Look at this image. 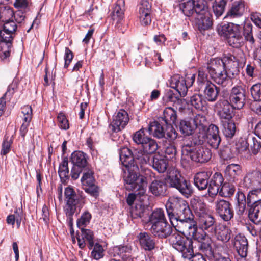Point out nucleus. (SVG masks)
Returning a JSON list of instances; mask_svg holds the SVG:
<instances>
[{
  "label": "nucleus",
  "mask_w": 261,
  "mask_h": 261,
  "mask_svg": "<svg viewBox=\"0 0 261 261\" xmlns=\"http://www.w3.org/2000/svg\"><path fill=\"white\" fill-rule=\"evenodd\" d=\"M166 209L169 220L174 226V221L179 222L184 228L195 221L188 202L181 198L173 197L167 202Z\"/></svg>",
  "instance_id": "f257e3e1"
},
{
  "label": "nucleus",
  "mask_w": 261,
  "mask_h": 261,
  "mask_svg": "<svg viewBox=\"0 0 261 261\" xmlns=\"http://www.w3.org/2000/svg\"><path fill=\"white\" fill-rule=\"evenodd\" d=\"M123 172V178L125 188L128 191L137 192L138 194L144 193V186L148 181L147 177L140 175L138 172L139 167L135 164L128 166L121 167Z\"/></svg>",
  "instance_id": "f03ea898"
},
{
  "label": "nucleus",
  "mask_w": 261,
  "mask_h": 261,
  "mask_svg": "<svg viewBox=\"0 0 261 261\" xmlns=\"http://www.w3.org/2000/svg\"><path fill=\"white\" fill-rule=\"evenodd\" d=\"M206 69L211 79L217 84L225 87L230 83L227 72L224 71L221 58L211 59L207 63Z\"/></svg>",
  "instance_id": "7ed1b4c3"
},
{
  "label": "nucleus",
  "mask_w": 261,
  "mask_h": 261,
  "mask_svg": "<svg viewBox=\"0 0 261 261\" xmlns=\"http://www.w3.org/2000/svg\"><path fill=\"white\" fill-rule=\"evenodd\" d=\"M164 179L167 185L176 188L185 197L188 198L192 194L193 190L190 181L184 179L177 170H170Z\"/></svg>",
  "instance_id": "20e7f679"
},
{
  "label": "nucleus",
  "mask_w": 261,
  "mask_h": 261,
  "mask_svg": "<svg viewBox=\"0 0 261 261\" xmlns=\"http://www.w3.org/2000/svg\"><path fill=\"white\" fill-rule=\"evenodd\" d=\"M169 242L174 248L181 253L183 258H190L193 254V242L185 238L177 232L170 236Z\"/></svg>",
  "instance_id": "39448f33"
},
{
  "label": "nucleus",
  "mask_w": 261,
  "mask_h": 261,
  "mask_svg": "<svg viewBox=\"0 0 261 261\" xmlns=\"http://www.w3.org/2000/svg\"><path fill=\"white\" fill-rule=\"evenodd\" d=\"M168 129L166 133L163 125L157 121H153L150 123L148 131L150 134L158 139L166 138L170 141L175 140L178 136L177 133L172 126H169Z\"/></svg>",
  "instance_id": "423d86ee"
},
{
  "label": "nucleus",
  "mask_w": 261,
  "mask_h": 261,
  "mask_svg": "<svg viewBox=\"0 0 261 261\" xmlns=\"http://www.w3.org/2000/svg\"><path fill=\"white\" fill-rule=\"evenodd\" d=\"M93 174V171L89 168L85 169L81 178V182L83 189L86 193L96 197L99 195V188L95 185Z\"/></svg>",
  "instance_id": "0eeeda50"
},
{
  "label": "nucleus",
  "mask_w": 261,
  "mask_h": 261,
  "mask_svg": "<svg viewBox=\"0 0 261 261\" xmlns=\"http://www.w3.org/2000/svg\"><path fill=\"white\" fill-rule=\"evenodd\" d=\"M228 101L235 109H241L246 102V90L241 86L236 85L231 90Z\"/></svg>",
  "instance_id": "6e6552de"
},
{
  "label": "nucleus",
  "mask_w": 261,
  "mask_h": 261,
  "mask_svg": "<svg viewBox=\"0 0 261 261\" xmlns=\"http://www.w3.org/2000/svg\"><path fill=\"white\" fill-rule=\"evenodd\" d=\"M215 209L216 214L225 221H229L233 217V208L228 201L224 199L217 200L215 202Z\"/></svg>",
  "instance_id": "1a4fd4ad"
},
{
  "label": "nucleus",
  "mask_w": 261,
  "mask_h": 261,
  "mask_svg": "<svg viewBox=\"0 0 261 261\" xmlns=\"http://www.w3.org/2000/svg\"><path fill=\"white\" fill-rule=\"evenodd\" d=\"M129 120L127 112L124 110H120L113 116V120L109 125V129L112 132H118L126 126Z\"/></svg>",
  "instance_id": "9d476101"
},
{
  "label": "nucleus",
  "mask_w": 261,
  "mask_h": 261,
  "mask_svg": "<svg viewBox=\"0 0 261 261\" xmlns=\"http://www.w3.org/2000/svg\"><path fill=\"white\" fill-rule=\"evenodd\" d=\"M66 205L65 208H81L84 204L83 198L76 194L74 189L69 186L65 188L64 191Z\"/></svg>",
  "instance_id": "9b49d317"
},
{
  "label": "nucleus",
  "mask_w": 261,
  "mask_h": 261,
  "mask_svg": "<svg viewBox=\"0 0 261 261\" xmlns=\"http://www.w3.org/2000/svg\"><path fill=\"white\" fill-rule=\"evenodd\" d=\"M212 157L211 150L201 145H197L194 150L189 155L191 160L194 162L204 163L208 162Z\"/></svg>",
  "instance_id": "f8f14e48"
},
{
  "label": "nucleus",
  "mask_w": 261,
  "mask_h": 261,
  "mask_svg": "<svg viewBox=\"0 0 261 261\" xmlns=\"http://www.w3.org/2000/svg\"><path fill=\"white\" fill-rule=\"evenodd\" d=\"M216 107L221 120L232 119L234 108L227 100L220 99L216 103Z\"/></svg>",
  "instance_id": "ddd939ff"
},
{
  "label": "nucleus",
  "mask_w": 261,
  "mask_h": 261,
  "mask_svg": "<svg viewBox=\"0 0 261 261\" xmlns=\"http://www.w3.org/2000/svg\"><path fill=\"white\" fill-rule=\"evenodd\" d=\"M183 233L189 237L197 240L200 243L206 240H210V238L206 234V232L203 231L201 232H198L196 222L188 224L183 229Z\"/></svg>",
  "instance_id": "4468645a"
},
{
  "label": "nucleus",
  "mask_w": 261,
  "mask_h": 261,
  "mask_svg": "<svg viewBox=\"0 0 261 261\" xmlns=\"http://www.w3.org/2000/svg\"><path fill=\"white\" fill-rule=\"evenodd\" d=\"M149 190L156 197L166 195L167 185L165 179L154 178L149 186Z\"/></svg>",
  "instance_id": "2eb2a0df"
},
{
  "label": "nucleus",
  "mask_w": 261,
  "mask_h": 261,
  "mask_svg": "<svg viewBox=\"0 0 261 261\" xmlns=\"http://www.w3.org/2000/svg\"><path fill=\"white\" fill-rule=\"evenodd\" d=\"M81 230V235L76 233V239L79 247L81 249L84 248L86 246V242H87L88 248L91 249L94 244L93 232L90 229L85 228H82Z\"/></svg>",
  "instance_id": "dca6fc26"
},
{
  "label": "nucleus",
  "mask_w": 261,
  "mask_h": 261,
  "mask_svg": "<svg viewBox=\"0 0 261 261\" xmlns=\"http://www.w3.org/2000/svg\"><path fill=\"white\" fill-rule=\"evenodd\" d=\"M150 231L153 236L160 239H165L169 237L173 232L172 227L168 221L155 226H151Z\"/></svg>",
  "instance_id": "f3484780"
},
{
  "label": "nucleus",
  "mask_w": 261,
  "mask_h": 261,
  "mask_svg": "<svg viewBox=\"0 0 261 261\" xmlns=\"http://www.w3.org/2000/svg\"><path fill=\"white\" fill-rule=\"evenodd\" d=\"M222 175L218 172L215 173L208 181V193L210 196L214 197L219 193L223 184Z\"/></svg>",
  "instance_id": "a211bd4d"
},
{
  "label": "nucleus",
  "mask_w": 261,
  "mask_h": 261,
  "mask_svg": "<svg viewBox=\"0 0 261 261\" xmlns=\"http://www.w3.org/2000/svg\"><path fill=\"white\" fill-rule=\"evenodd\" d=\"M216 239L222 243H227L230 240L232 235V230L227 226L221 224L216 225L215 229L211 234Z\"/></svg>",
  "instance_id": "6ab92c4d"
},
{
  "label": "nucleus",
  "mask_w": 261,
  "mask_h": 261,
  "mask_svg": "<svg viewBox=\"0 0 261 261\" xmlns=\"http://www.w3.org/2000/svg\"><path fill=\"white\" fill-rule=\"evenodd\" d=\"M233 245L239 256H247L248 241L244 236L238 234L233 240Z\"/></svg>",
  "instance_id": "aec40b11"
},
{
  "label": "nucleus",
  "mask_w": 261,
  "mask_h": 261,
  "mask_svg": "<svg viewBox=\"0 0 261 261\" xmlns=\"http://www.w3.org/2000/svg\"><path fill=\"white\" fill-rule=\"evenodd\" d=\"M151 158V155L143 150L134 149L132 162H134L135 164L138 167L140 166L141 168H143L146 165L150 166Z\"/></svg>",
  "instance_id": "412c9836"
},
{
  "label": "nucleus",
  "mask_w": 261,
  "mask_h": 261,
  "mask_svg": "<svg viewBox=\"0 0 261 261\" xmlns=\"http://www.w3.org/2000/svg\"><path fill=\"white\" fill-rule=\"evenodd\" d=\"M211 239L206 240L200 242L199 246V249L203 253H204L210 259L214 257L215 254L218 253L220 251L223 249V246L220 244L215 245V249L213 250L211 245Z\"/></svg>",
  "instance_id": "4be33fe9"
},
{
  "label": "nucleus",
  "mask_w": 261,
  "mask_h": 261,
  "mask_svg": "<svg viewBox=\"0 0 261 261\" xmlns=\"http://www.w3.org/2000/svg\"><path fill=\"white\" fill-rule=\"evenodd\" d=\"M138 238L141 247L145 251H152L155 246V241L149 233L142 232L139 233Z\"/></svg>",
  "instance_id": "5701e85b"
},
{
  "label": "nucleus",
  "mask_w": 261,
  "mask_h": 261,
  "mask_svg": "<svg viewBox=\"0 0 261 261\" xmlns=\"http://www.w3.org/2000/svg\"><path fill=\"white\" fill-rule=\"evenodd\" d=\"M124 3L123 0L118 1L113 8L112 12V18L114 20L117 21V27L122 33H124L125 32V30L122 29L121 28V21L124 16Z\"/></svg>",
  "instance_id": "b1692460"
},
{
  "label": "nucleus",
  "mask_w": 261,
  "mask_h": 261,
  "mask_svg": "<svg viewBox=\"0 0 261 261\" xmlns=\"http://www.w3.org/2000/svg\"><path fill=\"white\" fill-rule=\"evenodd\" d=\"M212 173L211 172L202 171L197 173L194 177L195 186L199 190H203L208 188V180Z\"/></svg>",
  "instance_id": "393cba45"
},
{
  "label": "nucleus",
  "mask_w": 261,
  "mask_h": 261,
  "mask_svg": "<svg viewBox=\"0 0 261 261\" xmlns=\"http://www.w3.org/2000/svg\"><path fill=\"white\" fill-rule=\"evenodd\" d=\"M199 227L204 231L207 233H212L215 229L216 225L215 218L211 215L208 214L198 219Z\"/></svg>",
  "instance_id": "a878e982"
},
{
  "label": "nucleus",
  "mask_w": 261,
  "mask_h": 261,
  "mask_svg": "<svg viewBox=\"0 0 261 261\" xmlns=\"http://www.w3.org/2000/svg\"><path fill=\"white\" fill-rule=\"evenodd\" d=\"M248 217L256 225H261V202L251 203L249 205Z\"/></svg>",
  "instance_id": "bb28decb"
},
{
  "label": "nucleus",
  "mask_w": 261,
  "mask_h": 261,
  "mask_svg": "<svg viewBox=\"0 0 261 261\" xmlns=\"http://www.w3.org/2000/svg\"><path fill=\"white\" fill-rule=\"evenodd\" d=\"M218 127L214 124L209 126V134L207 136V142L211 146L215 149L218 148L221 142Z\"/></svg>",
  "instance_id": "cd10ccee"
},
{
  "label": "nucleus",
  "mask_w": 261,
  "mask_h": 261,
  "mask_svg": "<svg viewBox=\"0 0 261 261\" xmlns=\"http://www.w3.org/2000/svg\"><path fill=\"white\" fill-rule=\"evenodd\" d=\"M168 160L164 156L155 155L151 158L150 166L159 173H164L167 169Z\"/></svg>",
  "instance_id": "c85d7f7f"
},
{
  "label": "nucleus",
  "mask_w": 261,
  "mask_h": 261,
  "mask_svg": "<svg viewBox=\"0 0 261 261\" xmlns=\"http://www.w3.org/2000/svg\"><path fill=\"white\" fill-rule=\"evenodd\" d=\"M170 84L171 87L176 89L180 96L185 97L187 95L188 88L187 86H186L185 80L182 77H180L179 76H176L172 77Z\"/></svg>",
  "instance_id": "c756f323"
},
{
  "label": "nucleus",
  "mask_w": 261,
  "mask_h": 261,
  "mask_svg": "<svg viewBox=\"0 0 261 261\" xmlns=\"http://www.w3.org/2000/svg\"><path fill=\"white\" fill-rule=\"evenodd\" d=\"M71 161L73 165L84 169L89 168L87 155L82 151H74L71 154Z\"/></svg>",
  "instance_id": "7c9ffc66"
},
{
  "label": "nucleus",
  "mask_w": 261,
  "mask_h": 261,
  "mask_svg": "<svg viewBox=\"0 0 261 261\" xmlns=\"http://www.w3.org/2000/svg\"><path fill=\"white\" fill-rule=\"evenodd\" d=\"M219 88L211 82H207L204 89V94L209 102L215 101L218 96Z\"/></svg>",
  "instance_id": "2f4dec72"
},
{
  "label": "nucleus",
  "mask_w": 261,
  "mask_h": 261,
  "mask_svg": "<svg viewBox=\"0 0 261 261\" xmlns=\"http://www.w3.org/2000/svg\"><path fill=\"white\" fill-rule=\"evenodd\" d=\"M178 127L180 132L184 136L192 135L195 130V126L192 122V118H185L180 120Z\"/></svg>",
  "instance_id": "473e14b6"
},
{
  "label": "nucleus",
  "mask_w": 261,
  "mask_h": 261,
  "mask_svg": "<svg viewBox=\"0 0 261 261\" xmlns=\"http://www.w3.org/2000/svg\"><path fill=\"white\" fill-rule=\"evenodd\" d=\"M241 173V167L239 164L228 165L225 170L226 178L230 182H235Z\"/></svg>",
  "instance_id": "72a5a7b5"
},
{
  "label": "nucleus",
  "mask_w": 261,
  "mask_h": 261,
  "mask_svg": "<svg viewBox=\"0 0 261 261\" xmlns=\"http://www.w3.org/2000/svg\"><path fill=\"white\" fill-rule=\"evenodd\" d=\"M12 0H0V15L2 21L10 20L14 15L12 8L6 4Z\"/></svg>",
  "instance_id": "f704fd0d"
},
{
  "label": "nucleus",
  "mask_w": 261,
  "mask_h": 261,
  "mask_svg": "<svg viewBox=\"0 0 261 261\" xmlns=\"http://www.w3.org/2000/svg\"><path fill=\"white\" fill-rule=\"evenodd\" d=\"M227 41L230 46L234 48H239L243 46L244 39L241 34V27L234 31L227 38Z\"/></svg>",
  "instance_id": "c9c22d12"
},
{
  "label": "nucleus",
  "mask_w": 261,
  "mask_h": 261,
  "mask_svg": "<svg viewBox=\"0 0 261 261\" xmlns=\"http://www.w3.org/2000/svg\"><path fill=\"white\" fill-rule=\"evenodd\" d=\"M134 150L127 147H123L120 150L119 158L122 164V167L128 166L132 164H135L133 161Z\"/></svg>",
  "instance_id": "e433bc0d"
},
{
  "label": "nucleus",
  "mask_w": 261,
  "mask_h": 261,
  "mask_svg": "<svg viewBox=\"0 0 261 261\" xmlns=\"http://www.w3.org/2000/svg\"><path fill=\"white\" fill-rule=\"evenodd\" d=\"M245 8L244 2L241 0L233 2L230 9L227 13V17L235 18L243 15Z\"/></svg>",
  "instance_id": "4c0bfd02"
},
{
  "label": "nucleus",
  "mask_w": 261,
  "mask_h": 261,
  "mask_svg": "<svg viewBox=\"0 0 261 261\" xmlns=\"http://www.w3.org/2000/svg\"><path fill=\"white\" fill-rule=\"evenodd\" d=\"M197 24L198 25L199 29L200 30H206L210 29L212 24V15L207 12L203 14L199 15L197 18Z\"/></svg>",
  "instance_id": "58836bf2"
},
{
  "label": "nucleus",
  "mask_w": 261,
  "mask_h": 261,
  "mask_svg": "<svg viewBox=\"0 0 261 261\" xmlns=\"http://www.w3.org/2000/svg\"><path fill=\"white\" fill-rule=\"evenodd\" d=\"M202 141L201 140H185L181 147V152L183 156L189 157L194 150L196 146L200 145Z\"/></svg>",
  "instance_id": "ea45409f"
},
{
  "label": "nucleus",
  "mask_w": 261,
  "mask_h": 261,
  "mask_svg": "<svg viewBox=\"0 0 261 261\" xmlns=\"http://www.w3.org/2000/svg\"><path fill=\"white\" fill-rule=\"evenodd\" d=\"M192 206L198 219L208 215L206 204L200 200L194 199L192 201Z\"/></svg>",
  "instance_id": "a19ab883"
},
{
  "label": "nucleus",
  "mask_w": 261,
  "mask_h": 261,
  "mask_svg": "<svg viewBox=\"0 0 261 261\" xmlns=\"http://www.w3.org/2000/svg\"><path fill=\"white\" fill-rule=\"evenodd\" d=\"M221 123L223 126L224 135L227 138H232L236 132V126L233 120L232 119L221 120Z\"/></svg>",
  "instance_id": "79ce46f5"
},
{
  "label": "nucleus",
  "mask_w": 261,
  "mask_h": 261,
  "mask_svg": "<svg viewBox=\"0 0 261 261\" xmlns=\"http://www.w3.org/2000/svg\"><path fill=\"white\" fill-rule=\"evenodd\" d=\"M167 221L164 211L162 209H156L152 212L149 217V222L151 226H155L161 223Z\"/></svg>",
  "instance_id": "37998d69"
},
{
  "label": "nucleus",
  "mask_w": 261,
  "mask_h": 261,
  "mask_svg": "<svg viewBox=\"0 0 261 261\" xmlns=\"http://www.w3.org/2000/svg\"><path fill=\"white\" fill-rule=\"evenodd\" d=\"M4 23L3 29L0 30V36L3 39L6 38H13L12 34L16 31L17 25L13 20L3 21Z\"/></svg>",
  "instance_id": "c03bdc74"
},
{
  "label": "nucleus",
  "mask_w": 261,
  "mask_h": 261,
  "mask_svg": "<svg viewBox=\"0 0 261 261\" xmlns=\"http://www.w3.org/2000/svg\"><path fill=\"white\" fill-rule=\"evenodd\" d=\"M177 117L176 111L171 107H167L164 110L162 119L166 125L172 126V124L175 123Z\"/></svg>",
  "instance_id": "a18cd8bd"
},
{
  "label": "nucleus",
  "mask_w": 261,
  "mask_h": 261,
  "mask_svg": "<svg viewBox=\"0 0 261 261\" xmlns=\"http://www.w3.org/2000/svg\"><path fill=\"white\" fill-rule=\"evenodd\" d=\"M239 28H240L239 25L233 23H228L219 26L218 32L220 35L227 38Z\"/></svg>",
  "instance_id": "49530a36"
},
{
  "label": "nucleus",
  "mask_w": 261,
  "mask_h": 261,
  "mask_svg": "<svg viewBox=\"0 0 261 261\" xmlns=\"http://www.w3.org/2000/svg\"><path fill=\"white\" fill-rule=\"evenodd\" d=\"M179 7L180 10L187 17L195 16L194 12V2L193 0L181 3Z\"/></svg>",
  "instance_id": "de8ad7c7"
},
{
  "label": "nucleus",
  "mask_w": 261,
  "mask_h": 261,
  "mask_svg": "<svg viewBox=\"0 0 261 261\" xmlns=\"http://www.w3.org/2000/svg\"><path fill=\"white\" fill-rule=\"evenodd\" d=\"M68 164L67 158H64L59 165L58 174L62 181H65L69 177Z\"/></svg>",
  "instance_id": "09e8293b"
},
{
  "label": "nucleus",
  "mask_w": 261,
  "mask_h": 261,
  "mask_svg": "<svg viewBox=\"0 0 261 261\" xmlns=\"http://www.w3.org/2000/svg\"><path fill=\"white\" fill-rule=\"evenodd\" d=\"M194 2V12L196 16H199L208 11L207 2L205 0H193Z\"/></svg>",
  "instance_id": "8fccbe9b"
},
{
  "label": "nucleus",
  "mask_w": 261,
  "mask_h": 261,
  "mask_svg": "<svg viewBox=\"0 0 261 261\" xmlns=\"http://www.w3.org/2000/svg\"><path fill=\"white\" fill-rule=\"evenodd\" d=\"M247 205L261 202V187L250 191L247 196Z\"/></svg>",
  "instance_id": "3c124183"
},
{
  "label": "nucleus",
  "mask_w": 261,
  "mask_h": 261,
  "mask_svg": "<svg viewBox=\"0 0 261 261\" xmlns=\"http://www.w3.org/2000/svg\"><path fill=\"white\" fill-rule=\"evenodd\" d=\"M190 102L195 109L201 110L205 105L206 101L202 94L195 93L190 97Z\"/></svg>",
  "instance_id": "603ef678"
},
{
  "label": "nucleus",
  "mask_w": 261,
  "mask_h": 261,
  "mask_svg": "<svg viewBox=\"0 0 261 261\" xmlns=\"http://www.w3.org/2000/svg\"><path fill=\"white\" fill-rule=\"evenodd\" d=\"M224 64V71H226V69L230 68H237L238 65V61L236 57L232 55L225 56L221 58Z\"/></svg>",
  "instance_id": "864d4df0"
},
{
  "label": "nucleus",
  "mask_w": 261,
  "mask_h": 261,
  "mask_svg": "<svg viewBox=\"0 0 261 261\" xmlns=\"http://www.w3.org/2000/svg\"><path fill=\"white\" fill-rule=\"evenodd\" d=\"M146 206L141 202L136 204L130 210V216L134 219L141 218L143 216L146 210Z\"/></svg>",
  "instance_id": "5fc2aeb1"
},
{
  "label": "nucleus",
  "mask_w": 261,
  "mask_h": 261,
  "mask_svg": "<svg viewBox=\"0 0 261 261\" xmlns=\"http://www.w3.org/2000/svg\"><path fill=\"white\" fill-rule=\"evenodd\" d=\"M12 39L13 38H6L5 36H4V38L3 39L1 36H0V52L3 54L6 57L9 55Z\"/></svg>",
  "instance_id": "6e6d98bb"
},
{
  "label": "nucleus",
  "mask_w": 261,
  "mask_h": 261,
  "mask_svg": "<svg viewBox=\"0 0 261 261\" xmlns=\"http://www.w3.org/2000/svg\"><path fill=\"white\" fill-rule=\"evenodd\" d=\"M142 147L143 150L150 155L154 153L158 148L156 142L151 138H149L148 140L144 143Z\"/></svg>",
  "instance_id": "4d7b16f0"
},
{
  "label": "nucleus",
  "mask_w": 261,
  "mask_h": 261,
  "mask_svg": "<svg viewBox=\"0 0 261 261\" xmlns=\"http://www.w3.org/2000/svg\"><path fill=\"white\" fill-rule=\"evenodd\" d=\"M235 190L234 185L232 184L225 182L223 184L219 194L221 196L229 197L234 194Z\"/></svg>",
  "instance_id": "13d9d810"
},
{
  "label": "nucleus",
  "mask_w": 261,
  "mask_h": 261,
  "mask_svg": "<svg viewBox=\"0 0 261 261\" xmlns=\"http://www.w3.org/2000/svg\"><path fill=\"white\" fill-rule=\"evenodd\" d=\"M166 159L170 160L172 162H176L177 156V149L175 145L173 144H169L165 147V149Z\"/></svg>",
  "instance_id": "bf43d9fd"
},
{
  "label": "nucleus",
  "mask_w": 261,
  "mask_h": 261,
  "mask_svg": "<svg viewBox=\"0 0 261 261\" xmlns=\"http://www.w3.org/2000/svg\"><path fill=\"white\" fill-rule=\"evenodd\" d=\"M145 129L142 128L137 131L133 137L134 142L138 145L142 146L146 141H147L149 137L146 136L144 133Z\"/></svg>",
  "instance_id": "052dcab7"
},
{
  "label": "nucleus",
  "mask_w": 261,
  "mask_h": 261,
  "mask_svg": "<svg viewBox=\"0 0 261 261\" xmlns=\"http://www.w3.org/2000/svg\"><path fill=\"white\" fill-rule=\"evenodd\" d=\"M163 100L165 102H172L174 104H180L182 101V100L170 89L166 91Z\"/></svg>",
  "instance_id": "680f3d73"
},
{
  "label": "nucleus",
  "mask_w": 261,
  "mask_h": 261,
  "mask_svg": "<svg viewBox=\"0 0 261 261\" xmlns=\"http://www.w3.org/2000/svg\"><path fill=\"white\" fill-rule=\"evenodd\" d=\"M226 4V2L225 0H215V3L213 6V9L214 13L217 17L222 15L224 11Z\"/></svg>",
  "instance_id": "e2e57ef3"
},
{
  "label": "nucleus",
  "mask_w": 261,
  "mask_h": 261,
  "mask_svg": "<svg viewBox=\"0 0 261 261\" xmlns=\"http://www.w3.org/2000/svg\"><path fill=\"white\" fill-rule=\"evenodd\" d=\"M91 219V214L86 211L82 214L80 218L77 220V226L80 229L84 228L87 225L89 224Z\"/></svg>",
  "instance_id": "0e129e2a"
},
{
  "label": "nucleus",
  "mask_w": 261,
  "mask_h": 261,
  "mask_svg": "<svg viewBox=\"0 0 261 261\" xmlns=\"http://www.w3.org/2000/svg\"><path fill=\"white\" fill-rule=\"evenodd\" d=\"M244 40L249 42L251 44H253L255 40L252 34V25L250 23H246L244 26Z\"/></svg>",
  "instance_id": "69168bd1"
},
{
  "label": "nucleus",
  "mask_w": 261,
  "mask_h": 261,
  "mask_svg": "<svg viewBox=\"0 0 261 261\" xmlns=\"http://www.w3.org/2000/svg\"><path fill=\"white\" fill-rule=\"evenodd\" d=\"M251 96L255 101H261V83L254 84L250 89Z\"/></svg>",
  "instance_id": "338daca9"
},
{
  "label": "nucleus",
  "mask_w": 261,
  "mask_h": 261,
  "mask_svg": "<svg viewBox=\"0 0 261 261\" xmlns=\"http://www.w3.org/2000/svg\"><path fill=\"white\" fill-rule=\"evenodd\" d=\"M93 247V249L91 252L92 257L96 260L102 258L104 256V250L102 245L99 243H95L94 244Z\"/></svg>",
  "instance_id": "774afa93"
}]
</instances>
